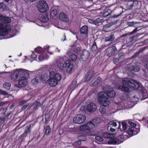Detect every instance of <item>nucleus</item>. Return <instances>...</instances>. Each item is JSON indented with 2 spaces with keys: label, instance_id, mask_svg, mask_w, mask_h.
Returning a JSON list of instances; mask_svg holds the SVG:
<instances>
[{
  "label": "nucleus",
  "instance_id": "1",
  "mask_svg": "<svg viewBox=\"0 0 148 148\" xmlns=\"http://www.w3.org/2000/svg\"><path fill=\"white\" fill-rule=\"evenodd\" d=\"M29 76V74L27 71L21 69L16 70L12 73L11 78L13 80L18 81L19 85L23 87L27 84V79Z\"/></svg>",
  "mask_w": 148,
  "mask_h": 148
},
{
  "label": "nucleus",
  "instance_id": "2",
  "mask_svg": "<svg viewBox=\"0 0 148 148\" xmlns=\"http://www.w3.org/2000/svg\"><path fill=\"white\" fill-rule=\"evenodd\" d=\"M0 20L2 21L0 23V35L5 36L10 30L11 27L8 23L11 22V20L10 18L0 15Z\"/></svg>",
  "mask_w": 148,
  "mask_h": 148
},
{
  "label": "nucleus",
  "instance_id": "3",
  "mask_svg": "<svg viewBox=\"0 0 148 148\" xmlns=\"http://www.w3.org/2000/svg\"><path fill=\"white\" fill-rule=\"evenodd\" d=\"M49 72V84L51 86H55L56 81V66L55 64H51L47 66V68Z\"/></svg>",
  "mask_w": 148,
  "mask_h": 148
},
{
  "label": "nucleus",
  "instance_id": "4",
  "mask_svg": "<svg viewBox=\"0 0 148 148\" xmlns=\"http://www.w3.org/2000/svg\"><path fill=\"white\" fill-rule=\"evenodd\" d=\"M97 101L99 104L104 106H108L110 101L105 92H100L97 94Z\"/></svg>",
  "mask_w": 148,
  "mask_h": 148
},
{
  "label": "nucleus",
  "instance_id": "5",
  "mask_svg": "<svg viewBox=\"0 0 148 148\" xmlns=\"http://www.w3.org/2000/svg\"><path fill=\"white\" fill-rule=\"evenodd\" d=\"M58 66L60 69H66L67 72H70L72 70L73 65L71 64L70 60H66L64 63L62 62H59L58 64Z\"/></svg>",
  "mask_w": 148,
  "mask_h": 148
},
{
  "label": "nucleus",
  "instance_id": "6",
  "mask_svg": "<svg viewBox=\"0 0 148 148\" xmlns=\"http://www.w3.org/2000/svg\"><path fill=\"white\" fill-rule=\"evenodd\" d=\"M38 10L40 12L45 13L47 12L49 10V6L45 1H40L37 6Z\"/></svg>",
  "mask_w": 148,
  "mask_h": 148
},
{
  "label": "nucleus",
  "instance_id": "7",
  "mask_svg": "<svg viewBox=\"0 0 148 148\" xmlns=\"http://www.w3.org/2000/svg\"><path fill=\"white\" fill-rule=\"evenodd\" d=\"M86 119L85 115L81 114H78L74 118L73 121L75 123L82 124L84 122Z\"/></svg>",
  "mask_w": 148,
  "mask_h": 148
},
{
  "label": "nucleus",
  "instance_id": "8",
  "mask_svg": "<svg viewBox=\"0 0 148 148\" xmlns=\"http://www.w3.org/2000/svg\"><path fill=\"white\" fill-rule=\"evenodd\" d=\"M94 127V125L91 121H89L86 125H82L80 127V129L81 131H86L89 130L91 128Z\"/></svg>",
  "mask_w": 148,
  "mask_h": 148
},
{
  "label": "nucleus",
  "instance_id": "9",
  "mask_svg": "<svg viewBox=\"0 0 148 148\" xmlns=\"http://www.w3.org/2000/svg\"><path fill=\"white\" fill-rule=\"evenodd\" d=\"M116 49L115 46H112L110 47L107 48L106 53V55L109 57L114 56L115 54V52L116 51Z\"/></svg>",
  "mask_w": 148,
  "mask_h": 148
},
{
  "label": "nucleus",
  "instance_id": "10",
  "mask_svg": "<svg viewBox=\"0 0 148 148\" xmlns=\"http://www.w3.org/2000/svg\"><path fill=\"white\" fill-rule=\"evenodd\" d=\"M140 84L137 81L130 80L129 87L132 89L135 90L139 88Z\"/></svg>",
  "mask_w": 148,
  "mask_h": 148
},
{
  "label": "nucleus",
  "instance_id": "11",
  "mask_svg": "<svg viewBox=\"0 0 148 148\" xmlns=\"http://www.w3.org/2000/svg\"><path fill=\"white\" fill-rule=\"evenodd\" d=\"M96 104L93 102H91L88 104L87 106V109L89 112H95L97 109Z\"/></svg>",
  "mask_w": 148,
  "mask_h": 148
},
{
  "label": "nucleus",
  "instance_id": "12",
  "mask_svg": "<svg viewBox=\"0 0 148 148\" xmlns=\"http://www.w3.org/2000/svg\"><path fill=\"white\" fill-rule=\"evenodd\" d=\"M126 67L129 70L135 72H138L140 70L139 67L138 65H134L132 63L127 64Z\"/></svg>",
  "mask_w": 148,
  "mask_h": 148
},
{
  "label": "nucleus",
  "instance_id": "13",
  "mask_svg": "<svg viewBox=\"0 0 148 148\" xmlns=\"http://www.w3.org/2000/svg\"><path fill=\"white\" fill-rule=\"evenodd\" d=\"M39 19L42 22H46L49 20L48 15L47 14H40Z\"/></svg>",
  "mask_w": 148,
  "mask_h": 148
},
{
  "label": "nucleus",
  "instance_id": "14",
  "mask_svg": "<svg viewBox=\"0 0 148 148\" xmlns=\"http://www.w3.org/2000/svg\"><path fill=\"white\" fill-rule=\"evenodd\" d=\"M139 132V129L134 128L132 127H129L128 130V133L131 136L136 135Z\"/></svg>",
  "mask_w": 148,
  "mask_h": 148
},
{
  "label": "nucleus",
  "instance_id": "15",
  "mask_svg": "<svg viewBox=\"0 0 148 148\" xmlns=\"http://www.w3.org/2000/svg\"><path fill=\"white\" fill-rule=\"evenodd\" d=\"M59 19L61 21L64 22H68L69 21V18L63 12L60 13L59 16Z\"/></svg>",
  "mask_w": 148,
  "mask_h": 148
},
{
  "label": "nucleus",
  "instance_id": "16",
  "mask_svg": "<svg viewBox=\"0 0 148 148\" xmlns=\"http://www.w3.org/2000/svg\"><path fill=\"white\" fill-rule=\"evenodd\" d=\"M89 55V53L87 51L84 50L80 56V58L83 61H85L88 58Z\"/></svg>",
  "mask_w": 148,
  "mask_h": 148
},
{
  "label": "nucleus",
  "instance_id": "17",
  "mask_svg": "<svg viewBox=\"0 0 148 148\" xmlns=\"http://www.w3.org/2000/svg\"><path fill=\"white\" fill-rule=\"evenodd\" d=\"M138 3V1H137L133 2L132 1H129L125 2V5L126 8L129 10H131L133 8L134 4L135 3Z\"/></svg>",
  "mask_w": 148,
  "mask_h": 148
},
{
  "label": "nucleus",
  "instance_id": "18",
  "mask_svg": "<svg viewBox=\"0 0 148 148\" xmlns=\"http://www.w3.org/2000/svg\"><path fill=\"white\" fill-rule=\"evenodd\" d=\"M102 79L101 78L99 77H98L96 79H94L91 82L90 86H95L97 85L98 84L100 83Z\"/></svg>",
  "mask_w": 148,
  "mask_h": 148
},
{
  "label": "nucleus",
  "instance_id": "19",
  "mask_svg": "<svg viewBox=\"0 0 148 148\" xmlns=\"http://www.w3.org/2000/svg\"><path fill=\"white\" fill-rule=\"evenodd\" d=\"M108 97L111 98L114 97L116 95L115 91L112 89H109L105 92Z\"/></svg>",
  "mask_w": 148,
  "mask_h": 148
},
{
  "label": "nucleus",
  "instance_id": "20",
  "mask_svg": "<svg viewBox=\"0 0 148 148\" xmlns=\"http://www.w3.org/2000/svg\"><path fill=\"white\" fill-rule=\"evenodd\" d=\"M7 103L6 102H1L0 103V113L2 114H4L6 112L7 109L6 108H3L1 107V106H3Z\"/></svg>",
  "mask_w": 148,
  "mask_h": 148
},
{
  "label": "nucleus",
  "instance_id": "21",
  "mask_svg": "<svg viewBox=\"0 0 148 148\" xmlns=\"http://www.w3.org/2000/svg\"><path fill=\"white\" fill-rule=\"evenodd\" d=\"M40 75H37L36 77L32 79L31 82L34 85L37 84L39 82L41 81L40 79Z\"/></svg>",
  "mask_w": 148,
  "mask_h": 148
},
{
  "label": "nucleus",
  "instance_id": "22",
  "mask_svg": "<svg viewBox=\"0 0 148 148\" xmlns=\"http://www.w3.org/2000/svg\"><path fill=\"white\" fill-rule=\"evenodd\" d=\"M49 76L46 73L44 74L40 75V80L44 83H46L49 80Z\"/></svg>",
  "mask_w": 148,
  "mask_h": 148
},
{
  "label": "nucleus",
  "instance_id": "23",
  "mask_svg": "<svg viewBox=\"0 0 148 148\" xmlns=\"http://www.w3.org/2000/svg\"><path fill=\"white\" fill-rule=\"evenodd\" d=\"M41 104L40 102L36 101L33 103L31 106V108L34 111H35L38 107L40 106Z\"/></svg>",
  "mask_w": 148,
  "mask_h": 148
},
{
  "label": "nucleus",
  "instance_id": "24",
  "mask_svg": "<svg viewBox=\"0 0 148 148\" xmlns=\"http://www.w3.org/2000/svg\"><path fill=\"white\" fill-rule=\"evenodd\" d=\"M88 27L85 25L82 26L80 29V33L82 34L86 35L88 32Z\"/></svg>",
  "mask_w": 148,
  "mask_h": 148
},
{
  "label": "nucleus",
  "instance_id": "25",
  "mask_svg": "<svg viewBox=\"0 0 148 148\" xmlns=\"http://www.w3.org/2000/svg\"><path fill=\"white\" fill-rule=\"evenodd\" d=\"M115 134L114 133H110L108 132L103 133L102 136L105 138H112L115 136Z\"/></svg>",
  "mask_w": 148,
  "mask_h": 148
},
{
  "label": "nucleus",
  "instance_id": "26",
  "mask_svg": "<svg viewBox=\"0 0 148 148\" xmlns=\"http://www.w3.org/2000/svg\"><path fill=\"white\" fill-rule=\"evenodd\" d=\"M117 88L122 91H124L127 92H129L130 91L129 89L127 87L124 86L122 85L118 86Z\"/></svg>",
  "mask_w": 148,
  "mask_h": 148
},
{
  "label": "nucleus",
  "instance_id": "27",
  "mask_svg": "<svg viewBox=\"0 0 148 148\" xmlns=\"http://www.w3.org/2000/svg\"><path fill=\"white\" fill-rule=\"evenodd\" d=\"M31 129V125H30L27 126L25 127L24 132L23 134L26 136L27 134L30 133Z\"/></svg>",
  "mask_w": 148,
  "mask_h": 148
},
{
  "label": "nucleus",
  "instance_id": "28",
  "mask_svg": "<svg viewBox=\"0 0 148 148\" xmlns=\"http://www.w3.org/2000/svg\"><path fill=\"white\" fill-rule=\"evenodd\" d=\"M115 38L114 34H112L106 37L104 41L105 42L112 41Z\"/></svg>",
  "mask_w": 148,
  "mask_h": 148
},
{
  "label": "nucleus",
  "instance_id": "29",
  "mask_svg": "<svg viewBox=\"0 0 148 148\" xmlns=\"http://www.w3.org/2000/svg\"><path fill=\"white\" fill-rule=\"evenodd\" d=\"M122 81L123 84L124 86H129V85L130 81V80L127 78H122Z\"/></svg>",
  "mask_w": 148,
  "mask_h": 148
},
{
  "label": "nucleus",
  "instance_id": "30",
  "mask_svg": "<svg viewBox=\"0 0 148 148\" xmlns=\"http://www.w3.org/2000/svg\"><path fill=\"white\" fill-rule=\"evenodd\" d=\"M111 15L110 11V10H104L102 16L104 17H110Z\"/></svg>",
  "mask_w": 148,
  "mask_h": 148
},
{
  "label": "nucleus",
  "instance_id": "31",
  "mask_svg": "<svg viewBox=\"0 0 148 148\" xmlns=\"http://www.w3.org/2000/svg\"><path fill=\"white\" fill-rule=\"evenodd\" d=\"M47 59V55L45 53L38 56V59L39 61H42L45 59Z\"/></svg>",
  "mask_w": 148,
  "mask_h": 148
},
{
  "label": "nucleus",
  "instance_id": "32",
  "mask_svg": "<svg viewBox=\"0 0 148 148\" xmlns=\"http://www.w3.org/2000/svg\"><path fill=\"white\" fill-rule=\"evenodd\" d=\"M108 106H104V105H102L99 108V111L102 114H104L106 113V107Z\"/></svg>",
  "mask_w": 148,
  "mask_h": 148
},
{
  "label": "nucleus",
  "instance_id": "33",
  "mask_svg": "<svg viewBox=\"0 0 148 148\" xmlns=\"http://www.w3.org/2000/svg\"><path fill=\"white\" fill-rule=\"evenodd\" d=\"M50 18L55 20L56 19V11L53 10H52L50 14Z\"/></svg>",
  "mask_w": 148,
  "mask_h": 148
},
{
  "label": "nucleus",
  "instance_id": "34",
  "mask_svg": "<svg viewBox=\"0 0 148 148\" xmlns=\"http://www.w3.org/2000/svg\"><path fill=\"white\" fill-rule=\"evenodd\" d=\"M94 125V127L95 125L99 124L100 122V120L99 119H95L90 121Z\"/></svg>",
  "mask_w": 148,
  "mask_h": 148
},
{
  "label": "nucleus",
  "instance_id": "35",
  "mask_svg": "<svg viewBox=\"0 0 148 148\" xmlns=\"http://www.w3.org/2000/svg\"><path fill=\"white\" fill-rule=\"evenodd\" d=\"M11 86V84L8 82H5L3 85V87L8 90H9L10 89Z\"/></svg>",
  "mask_w": 148,
  "mask_h": 148
},
{
  "label": "nucleus",
  "instance_id": "36",
  "mask_svg": "<svg viewBox=\"0 0 148 148\" xmlns=\"http://www.w3.org/2000/svg\"><path fill=\"white\" fill-rule=\"evenodd\" d=\"M77 83V82L75 81H73L69 86V88H70L71 90L74 89L76 86V85Z\"/></svg>",
  "mask_w": 148,
  "mask_h": 148
},
{
  "label": "nucleus",
  "instance_id": "37",
  "mask_svg": "<svg viewBox=\"0 0 148 148\" xmlns=\"http://www.w3.org/2000/svg\"><path fill=\"white\" fill-rule=\"evenodd\" d=\"M69 58L71 61L74 62L77 58V56L74 54H73L70 56Z\"/></svg>",
  "mask_w": 148,
  "mask_h": 148
},
{
  "label": "nucleus",
  "instance_id": "38",
  "mask_svg": "<svg viewBox=\"0 0 148 148\" xmlns=\"http://www.w3.org/2000/svg\"><path fill=\"white\" fill-rule=\"evenodd\" d=\"M97 47L96 45V42H94L92 45L91 49L92 51H94L97 50Z\"/></svg>",
  "mask_w": 148,
  "mask_h": 148
},
{
  "label": "nucleus",
  "instance_id": "39",
  "mask_svg": "<svg viewBox=\"0 0 148 148\" xmlns=\"http://www.w3.org/2000/svg\"><path fill=\"white\" fill-rule=\"evenodd\" d=\"M93 76V73H90L87 76L85 82H87L89 81L91 79Z\"/></svg>",
  "mask_w": 148,
  "mask_h": 148
},
{
  "label": "nucleus",
  "instance_id": "40",
  "mask_svg": "<svg viewBox=\"0 0 148 148\" xmlns=\"http://www.w3.org/2000/svg\"><path fill=\"white\" fill-rule=\"evenodd\" d=\"M72 50L75 53H77L80 51V47L77 46H75L72 48Z\"/></svg>",
  "mask_w": 148,
  "mask_h": 148
},
{
  "label": "nucleus",
  "instance_id": "41",
  "mask_svg": "<svg viewBox=\"0 0 148 148\" xmlns=\"http://www.w3.org/2000/svg\"><path fill=\"white\" fill-rule=\"evenodd\" d=\"M28 100H22L20 101L18 103V105L19 106H21L23 105L24 104H25Z\"/></svg>",
  "mask_w": 148,
  "mask_h": 148
},
{
  "label": "nucleus",
  "instance_id": "42",
  "mask_svg": "<svg viewBox=\"0 0 148 148\" xmlns=\"http://www.w3.org/2000/svg\"><path fill=\"white\" fill-rule=\"evenodd\" d=\"M121 142L117 138L113 139L112 141V143L113 144H119Z\"/></svg>",
  "mask_w": 148,
  "mask_h": 148
},
{
  "label": "nucleus",
  "instance_id": "43",
  "mask_svg": "<svg viewBox=\"0 0 148 148\" xmlns=\"http://www.w3.org/2000/svg\"><path fill=\"white\" fill-rule=\"evenodd\" d=\"M81 143H82L79 140H77L74 142L73 143V146L78 147L81 144Z\"/></svg>",
  "mask_w": 148,
  "mask_h": 148
},
{
  "label": "nucleus",
  "instance_id": "44",
  "mask_svg": "<svg viewBox=\"0 0 148 148\" xmlns=\"http://www.w3.org/2000/svg\"><path fill=\"white\" fill-rule=\"evenodd\" d=\"M103 21L102 19H100L99 18H97L95 21V25H97L99 23H101Z\"/></svg>",
  "mask_w": 148,
  "mask_h": 148
},
{
  "label": "nucleus",
  "instance_id": "45",
  "mask_svg": "<svg viewBox=\"0 0 148 148\" xmlns=\"http://www.w3.org/2000/svg\"><path fill=\"white\" fill-rule=\"evenodd\" d=\"M78 139L80 141H84L86 140V137L85 136H79L77 137Z\"/></svg>",
  "mask_w": 148,
  "mask_h": 148
},
{
  "label": "nucleus",
  "instance_id": "46",
  "mask_svg": "<svg viewBox=\"0 0 148 148\" xmlns=\"http://www.w3.org/2000/svg\"><path fill=\"white\" fill-rule=\"evenodd\" d=\"M51 129L49 125H48L46 128L45 133L46 135H49L51 133Z\"/></svg>",
  "mask_w": 148,
  "mask_h": 148
},
{
  "label": "nucleus",
  "instance_id": "47",
  "mask_svg": "<svg viewBox=\"0 0 148 148\" xmlns=\"http://www.w3.org/2000/svg\"><path fill=\"white\" fill-rule=\"evenodd\" d=\"M109 125L116 127L117 126V124L115 121H111L109 123Z\"/></svg>",
  "mask_w": 148,
  "mask_h": 148
},
{
  "label": "nucleus",
  "instance_id": "48",
  "mask_svg": "<svg viewBox=\"0 0 148 148\" xmlns=\"http://www.w3.org/2000/svg\"><path fill=\"white\" fill-rule=\"evenodd\" d=\"M36 55L34 53H33L31 55V58L32 60H37L36 59Z\"/></svg>",
  "mask_w": 148,
  "mask_h": 148
},
{
  "label": "nucleus",
  "instance_id": "49",
  "mask_svg": "<svg viewBox=\"0 0 148 148\" xmlns=\"http://www.w3.org/2000/svg\"><path fill=\"white\" fill-rule=\"evenodd\" d=\"M139 22H128L127 23V25L130 26H133L134 25L138 23Z\"/></svg>",
  "mask_w": 148,
  "mask_h": 148
},
{
  "label": "nucleus",
  "instance_id": "50",
  "mask_svg": "<svg viewBox=\"0 0 148 148\" xmlns=\"http://www.w3.org/2000/svg\"><path fill=\"white\" fill-rule=\"evenodd\" d=\"M61 76L59 73H56V81L59 82L61 79Z\"/></svg>",
  "mask_w": 148,
  "mask_h": 148
},
{
  "label": "nucleus",
  "instance_id": "51",
  "mask_svg": "<svg viewBox=\"0 0 148 148\" xmlns=\"http://www.w3.org/2000/svg\"><path fill=\"white\" fill-rule=\"evenodd\" d=\"M142 95L143 96V99H144L147 98V93L146 90H145L143 92Z\"/></svg>",
  "mask_w": 148,
  "mask_h": 148
},
{
  "label": "nucleus",
  "instance_id": "52",
  "mask_svg": "<svg viewBox=\"0 0 148 148\" xmlns=\"http://www.w3.org/2000/svg\"><path fill=\"white\" fill-rule=\"evenodd\" d=\"M120 60L118 58H116L113 60V62L115 64H117L120 62Z\"/></svg>",
  "mask_w": 148,
  "mask_h": 148
},
{
  "label": "nucleus",
  "instance_id": "53",
  "mask_svg": "<svg viewBox=\"0 0 148 148\" xmlns=\"http://www.w3.org/2000/svg\"><path fill=\"white\" fill-rule=\"evenodd\" d=\"M95 139L96 140L99 141L100 142H102L103 140V139L101 137L99 136H95Z\"/></svg>",
  "mask_w": 148,
  "mask_h": 148
},
{
  "label": "nucleus",
  "instance_id": "54",
  "mask_svg": "<svg viewBox=\"0 0 148 148\" xmlns=\"http://www.w3.org/2000/svg\"><path fill=\"white\" fill-rule=\"evenodd\" d=\"M125 54L123 52H120L119 54V59L120 60L121 59L123 58L124 57Z\"/></svg>",
  "mask_w": 148,
  "mask_h": 148
},
{
  "label": "nucleus",
  "instance_id": "55",
  "mask_svg": "<svg viewBox=\"0 0 148 148\" xmlns=\"http://www.w3.org/2000/svg\"><path fill=\"white\" fill-rule=\"evenodd\" d=\"M122 13V12H121L119 14H114L112 16V17L114 18H118L121 15Z\"/></svg>",
  "mask_w": 148,
  "mask_h": 148
},
{
  "label": "nucleus",
  "instance_id": "56",
  "mask_svg": "<svg viewBox=\"0 0 148 148\" xmlns=\"http://www.w3.org/2000/svg\"><path fill=\"white\" fill-rule=\"evenodd\" d=\"M122 125L123 130H126L127 128V125L126 123L124 122H122Z\"/></svg>",
  "mask_w": 148,
  "mask_h": 148
},
{
  "label": "nucleus",
  "instance_id": "57",
  "mask_svg": "<svg viewBox=\"0 0 148 148\" xmlns=\"http://www.w3.org/2000/svg\"><path fill=\"white\" fill-rule=\"evenodd\" d=\"M26 136L23 133L18 137V139L19 140H22L23 139L25 138Z\"/></svg>",
  "mask_w": 148,
  "mask_h": 148
},
{
  "label": "nucleus",
  "instance_id": "58",
  "mask_svg": "<svg viewBox=\"0 0 148 148\" xmlns=\"http://www.w3.org/2000/svg\"><path fill=\"white\" fill-rule=\"evenodd\" d=\"M0 94L4 95H6L8 94V93L7 92L5 91L0 89Z\"/></svg>",
  "mask_w": 148,
  "mask_h": 148
},
{
  "label": "nucleus",
  "instance_id": "59",
  "mask_svg": "<svg viewBox=\"0 0 148 148\" xmlns=\"http://www.w3.org/2000/svg\"><path fill=\"white\" fill-rule=\"evenodd\" d=\"M50 117V115L48 112H45V119H49Z\"/></svg>",
  "mask_w": 148,
  "mask_h": 148
},
{
  "label": "nucleus",
  "instance_id": "60",
  "mask_svg": "<svg viewBox=\"0 0 148 148\" xmlns=\"http://www.w3.org/2000/svg\"><path fill=\"white\" fill-rule=\"evenodd\" d=\"M128 123L132 126V127H135L136 126V123H134L133 122H132L131 121H129L128 122Z\"/></svg>",
  "mask_w": 148,
  "mask_h": 148
},
{
  "label": "nucleus",
  "instance_id": "61",
  "mask_svg": "<svg viewBox=\"0 0 148 148\" xmlns=\"http://www.w3.org/2000/svg\"><path fill=\"white\" fill-rule=\"evenodd\" d=\"M28 106V104H26L23 106L21 108V110L22 111L24 110L25 109H26L27 106Z\"/></svg>",
  "mask_w": 148,
  "mask_h": 148
},
{
  "label": "nucleus",
  "instance_id": "62",
  "mask_svg": "<svg viewBox=\"0 0 148 148\" xmlns=\"http://www.w3.org/2000/svg\"><path fill=\"white\" fill-rule=\"evenodd\" d=\"M5 121V118L4 117L0 118V123H2L4 122Z\"/></svg>",
  "mask_w": 148,
  "mask_h": 148
},
{
  "label": "nucleus",
  "instance_id": "63",
  "mask_svg": "<svg viewBox=\"0 0 148 148\" xmlns=\"http://www.w3.org/2000/svg\"><path fill=\"white\" fill-rule=\"evenodd\" d=\"M88 22L91 24H93L95 25V21H93L92 19H89L88 20Z\"/></svg>",
  "mask_w": 148,
  "mask_h": 148
},
{
  "label": "nucleus",
  "instance_id": "64",
  "mask_svg": "<svg viewBox=\"0 0 148 148\" xmlns=\"http://www.w3.org/2000/svg\"><path fill=\"white\" fill-rule=\"evenodd\" d=\"M144 49H140L138 52V53H136L137 54V55H138L139 53L143 52Z\"/></svg>",
  "mask_w": 148,
  "mask_h": 148
}]
</instances>
